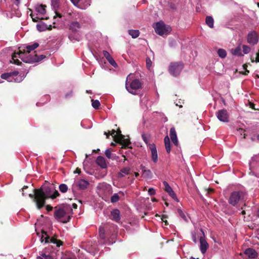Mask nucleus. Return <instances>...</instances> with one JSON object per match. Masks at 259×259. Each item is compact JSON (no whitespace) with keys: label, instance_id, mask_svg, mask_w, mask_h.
Returning a JSON list of instances; mask_svg holds the SVG:
<instances>
[{"label":"nucleus","instance_id":"c85d7f7f","mask_svg":"<svg viewBox=\"0 0 259 259\" xmlns=\"http://www.w3.org/2000/svg\"><path fill=\"white\" fill-rule=\"evenodd\" d=\"M164 144H165V147L166 152L169 153L170 152L171 148H170V143L169 138L168 136H166L164 139Z\"/></svg>","mask_w":259,"mask_h":259},{"label":"nucleus","instance_id":"7ed1b4c3","mask_svg":"<svg viewBox=\"0 0 259 259\" xmlns=\"http://www.w3.org/2000/svg\"><path fill=\"white\" fill-rule=\"evenodd\" d=\"M71 208L68 206H63L56 210L54 212L55 218L60 222L66 223L71 218Z\"/></svg>","mask_w":259,"mask_h":259},{"label":"nucleus","instance_id":"4468645a","mask_svg":"<svg viewBox=\"0 0 259 259\" xmlns=\"http://www.w3.org/2000/svg\"><path fill=\"white\" fill-rule=\"evenodd\" d=\"M244 254L248 257V259H259V255L253 249L248 248L244 251Z\"/></svg>","mask_w":259,"mask_h":259},{"label":"nucleus","instance_id":"423d86ee","mask_svg":"<svg viewBox=\"0 0 259 259\" xmlns=\"http://www.w3.org/2000/svg\"><path fill=\"white\" fill-rule=\"evenodd\" d=\"M104 134L107 136V137H108L109 135H110L115 139H116L117 140L119 141L121 144L122 145L123 148H125L126 147H128L130 142L128 140L125 139L124 138V137L121 134V131L120 130H118L116 132L115 130H113L111 133L107 134L106 132H105Z\"/></svg>","mask_w":259,"mask_h":259},{"label":"nucleus","instance_id":"ea45409f","mask_svg":"<svg viewBox=\"0 0 259 259\" xmlns=\"http://www.w3.org/2000/svg\"><path fill=\"white\" fill-rule=\"evenodd\" d=\"M119 197L117 193L114 194L111 197V201L112 203H115L119 200Z\"/></svg>","mask_w":259,"mask_h":259},{"label":"nucleus","instance_id":"3c124183","mask_svg":"<svg viewBox=\"0 0 259 259\" xmlns=\"http://www.w3.org/2000/svg\"><path fill=\"white\" fill-rule=\"evenodd\" d=\"M180 215L185 220L187 221L186 217L182 210H179Z\"/></svg>","mask_w":259,"mask_h":259},{"label":"nucleus","instance_id":"c03bdc74","mask_svg":"<svg viewBox=\"0 0 259 259\" xmlns=\"http://www.w3.org/2000/svg\"><path fill=\"white\" fill-rule=\"evenodd\" d=\"M51 3L55 9L58 7V0H51Z\"/></svg>","mask_w":259,"mask_h":259},{"label":"nucleus","instance_id":"0e129e2a","mask_svg":"<svg viewBox=\"0 0 259 259\" xmlns=\"http://www.w3.org/2000/svg\"><path fill=\"white\" fill-rule=\"evenodd\" d=\"M135 175L137 177H138L139 176V174L138 172H135Z\"/></svg>","mask_w":259,"mask_h":259},{"label":"nucleus","instance_id":"6e6d98bb","mask_svg":"<svg viewBox=\"0 0 259 259\" xmlns=\"http://www.w3.org/2000/svg\"><path fill=\"white\" fill-rule=\"evenodd\" d=\"M193 241L195 242H197V238L195 235H193Z\"/></svg>","mask_w":259,"mask_h":259},{"label":"nucleus","instance_id":"5701e85b","mask_svg":"<svg viewBox=\"0 0 259 259\" xmlns=\"http://www.w3.org/2000/svg\"><path fill=\"white\" fill-rule=\"evenodd\" d=\"M96 163L102 168H106L107 163L105 159L103 156H98L96 159Z\"/></svg>","mask_w":259,"mask_h":259},{"label":"nucleus","instance_id":"774afa93","mask_svg":"<svg viewBox=\"0 0 259 259\" xmlns=\"http://www.w3.org/2000/svg\"><path fill=\"white\" fill-rule=\"evenodd\" d=\"M257 139L259 141V135L257 136Z\"/></svg>","mask_w":259,"mask_h":259},{"label":"nucleus","instance_id":"e433bc0d","mask_svg":"<svg viewBox=\"0 0 259 259\" xmlns=\"http://www.w3.org/2000/svg\"><path fill=\"white\" fill-rule=\"evenodd\" d=\"M92 105L93 107V108H94L96 109H99L100 106V103L97 100H92Z\"/></svg>","mask_w":259,"mask_h":259},{"label":"nucleus","instance_id":"49530a36","mask_svg":"<svg viewBox=\"0 0 259 259\" xmlns=\"http://www.w3.org/2000/svg\"><path fill=\"white\" fill-rule=\"evenodd\" d=\"M148 194L150 195H154L155 194V190L153 188H150L148 190Z\"/></svg>","mask_w":259,"mask_h":259},{"label":"nucleus","instance_id":"f257e3e1","mask_svg":"<svg viewBox=\"0 0 259 259\" xmlns=\"http://www.w3.org/2000/svg\"><path fill=\"white\" fill-rule=\"evenodd\" d=\"M39 45L35 42L31 45H27L25 47H21L19 49V51L15 52L12 57V60L10 62L17 65H19L20 62L18 58H20L22 61L25 63H34L42 60L46 57L43 55L38 56L35 54V52L32 53L31 51H33L38 47Z\"/></svg>","mask_w":259,"mask_h":259},{"label":"nucleus","instance_id":"a211bd4d","mask_svg":"<svg viewBox=\"0 0 259 259\" xmlns=\"http://www.w3.org/2000/svg\"><path fill=\"white\" fill-rule=\"evenodd\" d=\"M199 241L200 244V249L201 252L202 253L204 254L206 252L207 249L208 247V244L205 239L202 236H200Z\"/></svg>","mask_w":259,"mask_h":259},{"label":"nucleus","instance_id":"9b49d317","mask_svg":"<svg viewBox=\"0 0 259 259\" xmlns=\"http://www.w3.org/2000/svg\"><path fill=\"white\" fill-rule=\"evenodd\" d=\"M40 241L41 243L44 242L45 243H52L56 244L58 247H59L62 244L60 241L54 238H50L47 233L44 231L42 232Z\"/></svg>","mask_w":259,"mask_h":259},{"label":"nucleus","instance_id":"09e8293b","mask_svg":"<svg viewBox=\"0 0 259 259\" xmlns=\"http://www.w3.org/2000/svg\"><path fill=\"white\" fill-rule=\"evenodd\" d=\"M36 27H37V30L39 31H42L45 30V28H44V26H42V25L37 24Z\"/></svg>","mask_w":259,"mask_h":259},{"label":"nucleus","instance_id":"cd10ccee","mask_svg":"<svg viewBox=\"0 0 259 259\" xmlns=\"http://www.w3.org/2000/svg\"><path fill=\"white\" fill-rule=\"evenodd\" d=\"M105 156L108 158L112 160H117L118 156H116L115 154L112 153L109 149H107L105 152Z\"/></svg>","mask_w":259,"mask_h":259},{"label":"nucleus","instance_id":"39448f33","mask_svg":"<svg viewBox=\"0 0 259 259\" xmlns=\"http://www.w3.org/2000/svg\"><path fill=\"white\" fill-rule=\"evenodd\" d=\"M141 88L142 83L139 79H135L130 81L128 80V77H127L125 88L130 93L136 95L137 94V91Z\"/></svg>","mask_w":259,"mask_h":259},{"label":"nucleus","instance_id":"dca6fc26","mask_svg":"<svg viewBox=\"0 0 259 259\" xmlns=\"http://www.w3.org/2000/svg\"><path fill=\"white\" fill-rule=\"evenodd\" d=\"M258 41V37L257 34L254 32H249L247 35V42L252 45L257 44Z\"/></svg>","mask_w":259,"mask_h":259},{"label":"nucleus","instance_id":"864d4df0","mask_svg":"<svg viewBox=\"0 0 259 259\" xmlns=\"http://www.w3.org/2000/svg\"><path fill=\"white\" fill-rule=\"evenodd\" d=\"M31 16L33 22H37L38 19H40L37 16H35L34 14H31Z\"/></svg>","mask_w":259,"mask_h":259},{"label":"nucleus","instance_id":"8fccbe9b","mask_svg":"<svg viewBox=\"0 0 259 259\" xmlns=\"http://www.w3.org/2000/svg\"><path fill=\"white\" fill-rule=\"evenodd\" d=\"M152 62L150 58H147L146 59V65L147 68H149L151 65Z\"/></svg>","mask_w":259,"mask_h":259},{"label":"nucleus","instance_id":"a878e982","mask_svg":"<svg viewBox=\"0 0 259 259\" xmlns=\"http://www.w3.org/2000/svg\"><path fill=\"white\" fill-rule=\"evenodd\" d=\"M15 74H17L16 73H3L1 75V78L4 79H6L9 82L13 81V79H12L13 75H14Z\"/></svg>","mask_w":259,"mask_h":259},{"label":"nucleus","instance_id":"7c9ffc66","mask_svg":"<svg viewBox=\"0 0 259 259\" xmlns=\"http://www.w3.org/2000/svg\"><path fill=\"white\" fill-rule=\"evenodd\" d=\"M45 7V6L40 5L36 7L35 10L39 14L44 15L46 12Z\"/></svg>","mask_w":259,"mask_h":259},{"label":"nucleus","instance_id":"338daca9","mask_svg":"<svg viewBox=\"0 0 259 259\" xmlns=\"http://www.w3.org/2000/svg\"><path fill=\"white\" fill-rule=\"evenodd\" d=\"M73 206H74V207L76 208V206H77V205H76V204H73Z\"/></svg>","mask_w":259,"mask_h":259},{"label":"nucleus","instance_id":"5fc2aeb1","mask_svg":"<svg viewBox=\"0 0 259 259\" xmlns=\"http://www.w3.org/2000/svg\"><path fill=\"white\" fill-rule=\"evenodd\" d=\"M72 94V92L70 91L69 93H67L66 94L65 97H66V98H68L69 97L71 96Z\"/></svg>","mask_w":259,"mask_h":259},{"label":"nucleus","instance_id":"6ab92c4d","mask_svg":"<svg viewBox=\"0 0 259 259\" xmlns=\"http://www.w3.org/2000/svg\"><path fill=\"white\" fill-rule=\"evenodd\" d=\"M141 169L142 170V174L144 178L147 179H151L152 177V174L151 171L150 169H148L146 168V167L143 165L140 166Z\"/></svg>","mask_w":259,"mask_h":259},{"label":"nucleus","instance_id":"e2e57ef3","mask_svg":"<svg viewBox=\"0 0 259 259\" xmlns=\"http://www.w3.org/2000/svg\"><path fill=\"white\" fill-rule=\"evenodd\" d=\"M152 201L153 202H155V201H156L157 200H156V199L155 198H152Z\"/></svg>","mask_w":259,"mask_h":259},{"label":"nucleus","instance_id":"c756f323","mask_svg":"<svg viewBox=\"0 0 259 259\" xmlns=\"http://www.w3.org/2000/svg\"><path fill=\"white\" fill-rule=\"evenodd\" d=\"M206 24L211 28L213 27L214 20L211 16H207L205 18Z\"/></svg>","mask_w":259,"mask_h":259},{"label":"nucleus","instance_id":"a19ab883","mask_svg":"<svg viewBox=\"0 0 259 259\" xmlns=\"http://www.w3.org/2000/svg\"><path fill=\"white\" fill-rule=\"evenodd\" d=\"M107 61L114 67H117L118 65L117 63L115 62V61H114V59L112 57L108 59Z\"/></svg>","mask_w":259,"mask_h":259},{"label":"nucleus","instance_id":"f8f14e48","mask_svg":"<svg viewBox=\"0 0 259 259\" xmlns=\"http://www.w3.org/2000/svg\"><path fill=\"white\" fill-rule=\"evenodd\" d=\"M216 116L218 119L224 122L229 121V114L226 109H222L216 112Z\"/></svg>","mask_w":259,"mask_h":259},{"label":"nucleus","instance_id":"bf43d9fd","mask_svg":"<svg viewBox=\"0 0 259 259\" xmlns=\"http://www.w3.org/2000/svg\"><path fill=\"white\" fill-rule=\"evenodd\" d=\"M27 186H24L22 188V191H23L25 189H27Z\"/></svg>","mask_w":259,"mask_h":259},{"label":"nucleus","instance_id":"69168bd1","mask_svg":"<svg viewBox=\"0 0 259 259\" xmlns=\"http://www.w3.org/2000/svg\"><path fill=\"white\" fill-rule=\"evenodd\" d=\"M257 217L259 218V209L257 211Z\"/></svg>","mask_w":259,"mask_h":259},{"label":"nucleus","instance_id":"f3484780","mask_svg":"<svg viewBox=\"0 0 259 259\" xmlns=\"http://www.w3.org/2000/svg\"><path fill=\"white\" fill-rule=\"evenodd\" d=\"M82 25L81 22L73 21L70 23L69 27L73 32H77L81 27Z\"/></svg>","mask_w":259,"mask_h":259},{"label":"nucleus","instance_id":"2eb2a0df","mask_svg":"<svg viewBox=\"0 0 259 259\" xmlns=\"http://www.w3.org/2000/svg\"><path fill=\"white\" fill-rule=\"evenodd\" d=\"M149 148L151 152V159L153 162L158 161V154L156 146L154 144H149Z\"/></svg>","mask_w":259,"mask_h":259},{"label":"nucleus","instance_id":"aec40b11","mask_svg":"<svg viewBox=\"0 0 259 259\" xmlns=\"http://www.w3.org/2000/svg\"><path fill=\"white\" fill-rule=\"evenodd\" d=\"M169 135L170 139L174 144H175L176 146H178L179 142L177 138L176 132L174 127H171L170 128Z\"/></svg>","mask_w":259,"mask_h":259},{"label":"nucleus","instance_id":"4c0bfd02","mask_svg":"<svg viewBox=\"0 0 259 259\" xmlns=\"http://www.w3.org/2000/svg\"><path fill=\"white\" fill-rule=\"evenodd\" d=\"M59 190L62 193H65L68 190V187L65 184H62L59 186Z\"/></svg>","mask_w":259,"mask_h":259},{"label":"nucleus","instance_id":"052dcab7","mask_svg":"<svg viewBox=\"0 0 259 259\" xmlns=\"http://www.w3.org/2000/svg\"><path fill=\"white\" fill-rule=\"evenodd\" d=\"M245 213H246V212H245V211H244V210H242V211H241V214H242V215L245 214Z\"/></svg>","mask_w":259,"mask_h":259},{"label":"nucleus","instance_id":"b1692460","mask_svg":"<svg viewBox=\"0 0 259 259\" xmlns=\"http://www.w3.org/2000/svg\"><path fill=\"white\" fill-rule=\"evenodd\" d=\"M91 0H81L77 7L80 9H86L91 5Z\"/></svg>","mask_w":259,"mask_h":259},{"label":"nucleus","instance_id":"6e6552de","mask_svg":"<svg viewBox=\"0 0 259 259\" xmlns=\"http://www.w3.org/2000/svg\"><path fill=\"white\" fill-rule=\"evenodd\" d=\"M249 167L251 172L256 176L259 177V154L252 157L249 163Z\"/></svg>","mask_w":259,"mask_h":259},{"label":"nucleus","instance_id":"2f4dec72","mask_svg":"<svg viewBox=\"0 0 259 259\" xmlns=\"http://www.w3.org/2000/svg\"><path fill=\"white\" fill-rule=\"evenodd\" d=\"M231 53L233 55L236 56H242L241 53V48L240 47H237L234 49L231 50Z\"/></svg>","mask_w":259,"mask_h":259},{"label":"nucleus","instance_id":"58836bf2","mask_svg":"<svg viewBox=\"0 0 259 259\" xmlns=\"http://www.w3.org/2000/svg\"><path fill=\"white\" fill-rule=\"evenodd\" d=\"M69 38L70 40V41L74 42V41H79L80 40L81 38L79 36H74L73 35H70L69 36Z\"/></svg>","mask_w":259,"mask_h":259},{"label":"nucleus","instance_id":"bb28decb","mask_svg":"<svg viewBox=\"0 0 259 259\" xmlns=\"http://www.w3.org/2000/svg\"><path fill=\"white\" fill-rule=\"evenodd\" d=\"M131 168L129 167H125L120 169V172L118 174V177H124L125 176L128 175Z\"/></svg>","mask_w":259,"mask_h":259},{"label":"nucleus","instance_id":"f03ea898","mask_svg":"<svg viewBox=\"0 0 259 259\" xmlns=\"http://www.w3.org/2000/svg\"><path fill=\"white\" fill-rule=\"evenodd\" d=\"M33 191L34 194H29V196L34 198L38 209H40L44 206L46 199H54L59 195L58 191L48 186H43L40 189H34Z\"/></svg>","mask_w":259,"mask_h":259},{"label":"nucleus","instance_id":"a18cd8bd","mask_svg":"<svg viewBox=\"0 0 259 259\" xmlns=\"http://www.w3.org/2000/svg\"><path fill=\"white\" fill-rule=\"evenodd\" d=\"M103 55L107 60L112 57L110 54L106 51H103Z\"/></svg>","mask_w":259,"mask_h":259},{"label":"nucleus","instance_id":"680f3d73","mask_svg":"<svg viewBox=\"0 0 259 259\" xmlns=\"http://www.w3.org/2000/svg\"><path fill=\"white\" fill-rule=\"evenodd\" d=\"M75 172H77V173H78V174H79V173L80 172V170H79V169H77L76 170V171H75Z\"/></svg>","mask_w":259,"mask_h":259},{"label":"nucleus","instance_id":"9d476101","mask_svg":"<svg viewBox=\"0 0 259 259\" xmlns=\"http://www.w3.org/2000/svg\"><path fill=\"white\" fill-rule=\"evenodd\" d=\"M97 188L100 195L104 197H107L112 193L111 186L105 183H100Z\"/></svg>","mask_w":259,"mask_h":259},{"label":"nucleus","instance_id":"f704fd0d","mask_svg":"<svg viewBox=\"0 0 259 259\" xmlns=\"http://www.w3.org/2000/svg\"><path fill=\"white\" fill-rule=\"evenodd\" d=\"M105 229L100 227L99 230V237L101 239L104 240L105 238Z\"/></svg>","mask_w":259,"mask_h":259},{"label":"nucleus","instance_id":"79ce46f5","mask_svg":"<svg viewBox=\"0 0 259 259\" xmlns=\"http://www.w3.org/2000/svg\"><path fill=\"white\" fill-rule=\"evenodd\" d=\"M242 49H243V52L245 54H247L249 53V52L250 51V47L247 46H246V45H243L242 46Z\"/></svg>","mask_w":259,"mask_h":259},{"label":"nucleus","instance_id":"473e14b6","mask_svg":"<svg viewBox=\"0 0 259 259\" xmlns=\"http://www.w3.org/2000/svg\"><path fill=\"white\" fill-rule=\"evenodd\" d=\"M128 34L132 36L133 38H137L139 35V31L138 30H128Z\"/></svg>","mask_w":259,"mask_h":259},{"label":"nucleus","instance_id":"13d9d810","mask_svg":"<svg viewBox=\"0 0 259 259\" xmlns=\"http://www.w3.org/2000/svg\"><path fill=\"white\" fill-rule=\"evenodd\" d=\"M47 208L48 211H50L52 209V207L47 206Z\"/></svg>","mask_w":259,"mask_h":259},{"label":"nucleus","instance_id":"de8ad7c7","mask_svg":"<svg viewBox=\"0 0 259 259\" xmlns=\"http://www.w3.org/2000/svg\"><path fill=\"white\" fill-rule=\"evenodd\" d=\"M246 67H247V65L246 64H244L243 65V68L245 70V71L244 72H241V73H242L243 74H244V75H247L248 74V73H249V70H248L246 69Z\"/></svg>","mask_w":259,"mask_h":259},{"label":"nucleus","instance_id":"0eeeda50","mask_svg":"<svg viewBox=\"0 0 259 259\" xmlns=\"http://www.w3.org/2000/svg\"><path fill=\"white\" fill-rule=\"evenodd\" d=\"M153 27L157 34L159 35L167 34L170 30L169 26L166 25L163 22L160 21L155 23Z\"/></svg>","mask_w":259,"mask_h":259},{"label":"nucleus","instance_id":"20e7f679","mask_svg":"<svg viewBox=\"0 0 259 259\" xmlns=\"http://www.w3.org/2000/svg\"><path fill=\"white\" fill-rule=\"evenodd\" d=\"M245 197V192L241 190L234 191L230 195L228 202L233 206H237L240 202L244 201Z\"/></svg>","mask_w":259,"mask_h":259},{"label":"nucleus","instance_id":"ddd939ff","mask_svg":"<svg viewBox=\"0 0 259 259\" xmlns=\"http://www.w3.org/2000/svg\"><path fill=\"white\" fill-rule=\"evenodd\" d=\"M163 185L164 186V190L169 194V195L175 200L178 202L179 200L177 197L176 194L175 192L173 191L172 189L169 185L167 182L166 181H164L163 182Z\"/></svg>","mask_w":259,"mask_h":259},{"label":"nucleus","instance_id":"c9c22d12","mask_svg":"<svg viewBox=\"0 0 259 259\" xmlns=\"http://www.w3.org/2000/svg\"><path fill=\"white\" fill-rule=\"evenodd\" d=\"M37 259H53V258L50 254L42 253L40 254L39 256H37Z\"/></svg>","mask_w":259,"mask_h":259},{"label":"nucleus","instance_id":"412c9836","mask_svg":"<svg viewBox=\"0 0 259 259\" xmlns=\"http://www.w3.org/2000/svg\"><path fill=\"white\" fill-rule=\"evenodd\" d=\"M89 184L88 181L84 179H80L75 182V185L78 187L79 189L81 190L86 189Z\"/></svg>","mask_w":259,"mask_h":259},{"label":"nucleus","instance_id":"1a4fd4ad","mask_svg":"<svg viewBox=\"0 0 259 259\" xmlns=\"http://www.w3.org/2000/svg\"><path fill=\"white\" fill-rule=\"evenodd\" d=\"M183 68V65L181 62H172L170 64L168 70L174 76H178Z\"/></svg>","mask_w":259,"mask_h":259},{"label":"nucleus","instance_id":"72a5a7b5","mask_svg":"<svg viewBox=\"0 0 259 259\" xmlns=\"http://www.w3.org/2000/svg\"><path fill=\"white\" fill-rule=\"evenodd\" d=\"M218 54L220 58H225L227 56V52L224 49H219L218 50Z\"/></svg>","mask_w":259,"mask_h":259},{"label":"nucleus","instance_id":"37998d69","mask_svg":"<svg viewBox=\"0 0 259 259\" xmlns=\"http://www.w3.org/2000/svg\"><path fill=\"white\" fill-rule=\"evenodd\" d=\"M142 138L143 140L145 142V143L149 146V139L147 136L145 134L142 135Z\"/></svg>","mask_w":259,"mask_h":259},{"label":"nucleus","instance_id":"393cba45","mask_svg":"<svg viewBox=\"0 0 259 259\" xmlns=\"http://www.w3.org/2000/svg\"><path fill=\"white\" fill-rule=\"evenodd\" d=\"M12 73H16L17 74H15L14 75H13V77L12 78V79H13V81L20 82L22 81L25 77V76L23 75H22L21 74H19V73L17 71H14Z\"/></svg>","mask_w":259,"mask_h":259},{"label":"nucleus","instance_id":"4d7b16f0","mask_svg":"<svg viewBox=\"0 0 259 259\" xmlns=\"http://www.w3.org/2000/svg\"><path fill=\"white\" fill-rule=\"evenodd\" d=\"M55 13H56V15L58 17H59V18H61L62 17L61 15L59 13H57L56 12H55Z\"/></svg>","mask_w":259,"mask_h":259},{"label":"nucleus","instance_id":"4be33fe9","mask_svg":"<svg viewBox=\"0 0 259 259\" xmlns=\"http://www.w3.org/2000/svg\"><path fill=\"white\" fill-rule=\"evenodd\" d=\"M111 219L116 222H118L120 220V211L115 209L111 212Z\"/></svg>","mask_w":259,"mask_h":259},{"label":"nucleus","instance_id":"603ef678","mask_svg":"<svg viewBox=\"0 0 259 259\" xmlns=\"http://www.w3.org/2000/svg\"><path fill=\"white\" fill-rule=\"evenodd\" d=\"M72 4L77 7L78 5L79 4L80 0H70Z\"/></svg>","mask_w":259,"mask_h":259}]
</instances>
